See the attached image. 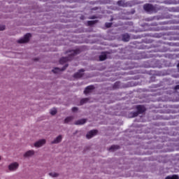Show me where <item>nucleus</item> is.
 <instances>
[{
	"mask_svg": "<svg viewBox=\"0 0 179 179\" xmlns=\"http://www.w3.org/2000/svg\"><path fill=\"white\" fill-rule=\"evenodd\" d=\"M19 164L17 162H13L8 166V170L10 171H15V170H17Z\"/></svg>",
	"mask_w": 179,
	"mask_h": 179,
	"instance_id": "5",
	"label": "nucleus"
},
{
	"mask_svg": "<svg viewBox=\"0 0 179 179\" xmlns=\"http://www.w3.org/2000/svg\"><path fill=\"white\" fill-rule=\"evenodd\" d=\"M87 101H89V99L84 98L80 100V105L82 106V105L85 104V103H87Z\"/></svg>",
	"mask_w": 179,
	"mask_h": 179,
	"instance_id": "20",
	"label": "nucleus"
},
{
	"mask_svg": "<svg viewBox=\"0 0 179 179\" xmlns=\"http://www.w3.org/2000/svg\"><path fill=\"white\" fill-rule=\"evenodd\" d=\"M165 179H179L178 175H173L171 176H166Z\"/></svg>",
	"mask_w": 179,
	"mask_h": 179,
	"instance_id": "18",
	"label": "nucleus"
},
{
	"mask_svg": "<svg viewBox=\"0 0 179 179\" xmlns=\"http://www.w3.org/2000/svg\"><path fill=\"white\" fill-rule=\"evenodd\" d=\"M174 90H179V85H177L176 86H175Z\"/></svg>",
	"mask_w": 179,
	"mask_h": 179,
	"instance_id": "29",
	"label": "nucleus"
},
{
	"mask_svg": "<svg viewBox=\"0 0 179 179\" xmlns=\"http://www.w3.org/2000/svg\"><path fill=\"white\" fill-rule=\"evenodd\" d=\"M92 90H94V85L87 86L84 90V94H89V93H92Z\"/></svg>",
	"mask_w": 179,
	"mask_h": 179,
	"instance_id": "8",
	"label": "nucleus"
},
{
	"mask_svg": "<svg viewBox=\"0 0 179 179\" xmlns=\"http://www.w3.org/2000/svg\"><path fill=\"white\" fill-rule=\"evenodd\" d=\"M105 26H106V27H107V29H108V28L111 27V26H113V23L112 22H106L105 24Z\"/></svg>",
	"mask_w": 179,
	"mask_h": 179,
	"instance_id": "23",
	"label": "nucleus"
},
{
	"mask_svg": "<svg viewBox=\"0 0 179 179\" xmlns=\"http://www.w3.org/2000/svg\"><path fill=\"white\" fill-rule=\"evenodd\" d=\"M86 121H87V120L86 119H81V120H78L76 122H75V125H83V124H86Z\"/></svg>",
	"mask_w": 179,
	"mask_h": 179,
	"instance_id": "11",
	"label": "nucleus"
},
{
	"mask_svg": "<svg viewBox=\"0 0 179 179\" xmlns=\"http://www.w3.org/2000/svg\"><path fill=\"white\" fill-rule=\"evenodd\" d=\"M107 59V55L103 53L102 55H99V61H106Z\"/></svg>",
	"mask_w": 179,
	"mask_h": 179,
	"instance_id": "16",
	"label": "nucleus"
},
{
	"mask_svg": "<svg viewBox=\"0 0 179 179\" xmlns=\"http://www.w3.org/2000/svg\"><path fill=\"white\" fill-rule=\"evenodd\" d=\"M45 139H41L34 143L35 148H41L43 145H45Z\"/></svg>",
	"mask_w": 179,
	"mask_h": 179,
	"instance_id": "10",
	"label": "nucleus"
},
{
	"mask_svg": "<svg viewBox=\"0 0 179 179\" xmlns=\"http://www.w3.org/2000/svg\"><path fill=\"white\" fill-rule=\"evenodd\" d=\"M136 110L140 114H143L146 111V108L142 105H138L136 106Z\"/></svg>",
	"mask_w": 179,
	"mask_h": 179,
	"instance_id": "9",
	"label": "nucleus"
},
{
	"mask_svg": "<svg viewBox=\"0 0 179 179\" xmlns=\"http://www.w3.org/2000/svg\"><path fill=\"white\" fill-rule=\"evenodd\" d=\"M97 17H96V15H92L91 17H90V19H96Z\"/></svg>",
	"mask_w": 179,
	"mask_h": 179,
	"instance_id": "30",
	"label": "nucleus"
},
{
	"mask_svg": "<svg viewBox=\"0 0 179 179\" xmlns=\"http://www.w3.org/2000/svg\"><path fill=\"white\" fill-rule=\"evenodd\" d=\"M97 132H99V131L96 129L90 131L86 135L87 139H91V138H93V136H95V135H97Z\"/></svg>",
	"mask_w": 179,
	"mask_h": 179,
	"instance_id": "4",
	"label": "nucleus"
},
{
	"mask_svg": "<svg viewBox=\"0 0 179 179\" xmlns=\"http://www.w3.org/2000/svg\"><path fill=\"white\" fill-rule=\"evenodd\" d=\"M70 54L69 55V57H62L59 59V64H61L62 65L65 64V62H68V61H72V59H73V57H75V55H78V54H80V50L79 49H76L74 50H71Z\"/></svg>",
	"mask_w": 179,
	"mask_h": 179,
	"instance_id": "1",
	"label": "nucleus"
},
{
	"mask_svg": "<svg viewBox=\"0 0 179 179\" xmlns=\"http://www.w3.org/2000/svg\"><path fill=\"white\" fill-rule=\"evenodd\" d=\"M99 20H91V21H87V24L88 26H93V24H96Z\"/></svg>",
	"mask_w": 179,
	"mask_h": 179,
	"instance_id": "19",
	"label": "nucleus"
},
{
	"mask_svg": "<svg viewBox=\"0 0 179 179\" xmlns=\"http://www.w3.org/2000/svg\"><path fill=\"white\" fill-rule=\"evenodd\" d=\"M120 82H116L114 83L113 88V89H120Z\"/></svg>",
	"mask_w": 179,
	"mask_h": 179,
	"instance_id": "22",
	"label": "nucleus"
},
{
	"mask_svg": "<svg viewBox=\"0 0 179 179\" xmlns=\"http://www.w3.org/2000/svg\"><path fill=\"white\" fill-rule=\"evenodd\" d=\"M30 37H31V34L28 33L24 36V38L19 39L17 43L19 44H24L25 43H29V41H30Z\"/></svg>",
	"mask_w": 179,
	"mask_h": 179,
	"instance_id": "2",
	"label": "nucleus"
},
{
	"mask_svg": "<svg viewBox=\"0 0 179 179\" xmlns=\"http://www.w3.org/2000/svg\"><path fill=\"white\" fill-rule=\"evenodd\" d=\"M117 5H118V6H125V3H124L122 0H120L117 2Z\"/></svg>",
	"mask_w": 179,
	"mask_h": 179,
	"instance_id": "21",
	"label": "nucleus"
},
{
	"mask_svg": "<svg viewBox=\"0 0 179 179\" xmlns=\"http://www.w3.org/2000/svg\"><path fill=\"white\" fill-rule=\"evenodd\" d=\"M139 113L138 112V110H137V112H134L133 113H132V115H133V117H138V115H139Z\"/></svg>",
	"mask_w": 179,
	"mask_h": 179,
	"instance_id": "26",
	"label": "nucleus"
},
{
	"mask_svg": "<svg viewBox=\"0 0 179 179\" xmlns=\"http://www.w3.org/2000/svg\"><path fill=\"white\" fill-rule=\"evenodd\" d=\"M83 72H85V69H81L80 70H79L78 72L76 73L73 75V78H75L76 79H79L82 78V76H83Z\"/></svg>",
	"mask_w": 179,
	"mask_h": 179,
	"instance_id": "6",
	"label": "nucleus"
},
{
	"mask_svg": "<svg viewBox=\"0 0 179 179\" xmlns=\"http://www.w3.org/2000/svg\"><path fill=\"white\" fill-rule=\"evenodd\" d=\"M62 141V136H58L53 141H52V144L54 143H59Z\"/></svg>",
	"mask_w": 179,
	"mask_h": 179,
	"instance_id": "12",
	"label": "nucleus"
},
{
	"mask_svg": "<svg viewBox=\"0 0 179 179\" xmlns=\"http://www.w3.org/2000/svg\"><path fill=\"white\" fill-rule=\"evenodd\" d=\"M177 66H178V68H179V63L178 64Z\"/></svg>",
	"mask_w": 179,
	"mask_h": 179,
	"instance_id": "31",
	"label": "nucleus"
},
{
	"mask_svg": "<svg viewBox=\"0 0 179 179\" xmlns=\"http://www.w3.org/2000/svg\"><path fill=\"white\" fill-rule=\"evenodd\" d=\"M72 111H73V113H75V112L78 111V108L77 107H73L72 108Z\"/></svg>",
	"mask_w": 179,
	"mask_h": 179,
	"instance_id": "28",
	"label": "nucleus"
},
{
	"mask_svg": "<svg viewBox=\"0 0 179 179\" xmlns=\"http://www.w3.org/2000/svg\"><path fill=\"white\" fill-rule=\"evenodd\" d=\"M122 38L123 41H129V39L131 38V36H129V34H124L122 36Z\"/></svg>",
	"mask_w": 179,
	"mask_h": 179,
	"instance_id": "13",
	"label": "nucleus"
},
{
	"mask_svg": "<svg viewBox=\"0 0 179 179\" xmlns=\"http://www.w3.org/2000/svg\"><path fill=\"white\" fill-rule=\"evenodd\" d=\"M73 120V116H69L65 118L64 120V124H68L69 122H71Z\"/></svg>",
	"mask_w": 179,
	"mask_h": 179,
	"instance_id": "17",
	"label": "nucleus"
},
{
	"mask_svg": "<svg viewBox=\"0 0 179 179\" xmlns=\"http://www.w3.org/2000/svg\"><path fill=\"white\" fill-rule=\"evenodd\" d=\"M5 30V25H0V31H3Z\"/></svg>",
	"mask_w": 179,
	"mask_h": 179,
	"instance_id": "27",
	"label": "nucleus"
},
{
	"mask_svg": "<svg viewBox=\"0 0 179 179\" xmlns=\"http://www.w3.org/2000/svg\"><path fill=\"white\" fill-rule=\"evenodd\" d=\"M0 160H1V157H0Z\"/></svg>",
	"mask_w": 179,
	"mask_h": 179,
	"instance_id": "32",
	"label": "nucleus"
},
{
	"mask_svg": "<svg viewBox=\"0 0 179 179\" xmlns=\"http://www.w3.org/2000/svg\"><path fill=\"white\" fill-rule=\"evenodd\" d=\"M49 176H51V177H58V173L53 172V173H50Z\"/></svg>",
	"mask_w": 179,
	"mask_h": 179,
	"instance_id": "25",
	"label": "nucleus"
},
{
	"mask_svg": "<svg viewBox=\"0 0 179 179\" xmlns=\"http://www.w3.org/2000/svg\"><path fill=\"white\" fill-rule=\"evenodd\" d=\"M143 9L144 10H145V12H155V10H156V8H155V6H153V5L152 4H149V3H146L143 6Z\"/></svg>",
	"mask_w": 179,
	"mask_h": 179,
	"instance_id": "3",
	"label": "nucleus"
},
{
	"mask_svg": "<svg viewBox=\"0 0 179 179\" xmlns=\"http://www.w3.org/2000/svg\"><path fill=\"white\" fill-rule=\"evenodd\" d=\"M50 114L51 115H55V114H57V109H52L50 110Z\"/></svg>",
	"mask_w": 179,
	"mask_h": 179,
	"instance_id": "24",
	"label": "nucleus"
},
{
	"mask_svg": "<svg viewBox=\"0 0 179 179\" xmlns=\"http://www.w3.org/2000/svg\"><path fill=\"white\" fill-rule=\"evenodd\" d=\"M120 149V145H112L110 148H109L108 150L109 152H114V150H118Z\"/></svg>",
	"mask_w": 179,
	"mask_h": 179,
	"instance_id": "15",
	"label": "nucleus"
},
{
	"mask_svg": "<svg viewBox=\"0 0 179 179\" xmlns=\"http://www.w3.org/2000/svg\"><path fill=\"white\" fill-rule=\"evenodd\" d=\"M68 66V64H66L63 68L59 69L58 67L55 68L53 70H52V72L53 73H58L59 72H62V71H65Z\"/></svg>",
	"mask_w": 179,
	"mask_h": 179,
	"instance_id": "7",
	"label": "nucleus"
},
{
	"mask_svg": "<svg viewBox=\"0 0 179 179\" xmlns=\"http://www.w3.org/2000/svg\"><path fill=\"white\" fill-rule=\"evenodd\" d=\"M33 155H34V151L29 150L24 155V157H30V156H33Z\"/></svg>",
	"mask_w": 179,
	"mask_h": 179,
	"instance_id": "14",
	"label": "nucleus"
}]
</instances>
